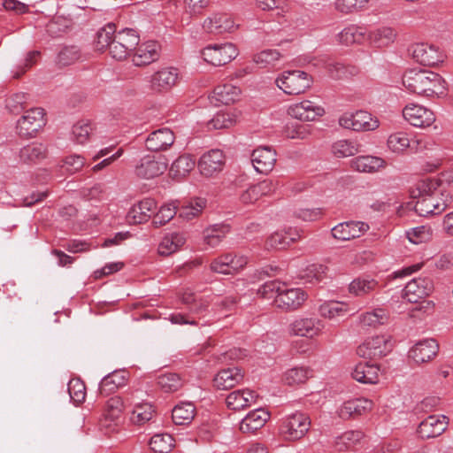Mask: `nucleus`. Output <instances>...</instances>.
<instances>
[{"instance_id":"338daca9","label":"nucleus","mask_w":453,"mask_h":453,"mask_svg":"<svg viewBox=\"0 0 453 453\" xmlns=\"http://www.w3.org/2000/svg\"><path fill=\"white\" fill-rule=\"evenodd\" d=\"M283 283L277 280H271L263 284L257 290V295L264 299H273L276 304V296H279Z\"/></svg>"},{"instance_id":"0e129e2a","label":"nucleus","mask_w":453,"mask_h":453,"mask_svg":"<svg viewBox=\"0 0 453 453\" xmlns=\"http://www.w3.org/2000/svg\"><path fill=\"white\" fill-rule=\"evenodd\" d=\"M177 213V207L173 204L167 203L160 207L159 211L155 214L152 224L155 227H159L168 223Z\"/></svg>"},{"instance_id":"b1692460","label":"nucleus","mask_w":453,"mask_h":453,"mask_svg":"<svg viewBox=\"0 0 453 453\" xmlns=\"http://www.w3.org/2000/svg\"><path fill=\"white\" fill-rule=\"evenodd\" d=\"M251 162L257 173L267 174L276 163V152L271 147L261 146L253 150Z\"/></svg>"},{"instance_id":"473e14b6","label":"nucleus","mask_w":453,"mask_h":453,"mask_svg":"<svg viewBox=\"0 0 453 453\" xmlns=\"http://www.w3.org/2000/svg\"><path fill=\"white\" fill-rule=\"evenodd\" d=\"M157 208V203L152 198H145L133 205L127 213V219L132 224L147 222Z\"/></svg>"},{"instance_id":"09e8293b","label":"nucleus","mask_w":453,"mask_h":453,"mask_svg":"<svg viewBox=\"0 0 453 453\" xmlns=\"http://www.w3.org/2000/svg\"><path fill=\"white\" fill-rule=\"evenodd\" d=\"M154 413V407L150 403H134L130 419L134 424L142 426L150 421Z\"/></svg>"},{"instance_id":"c85d7f7f","label":"nucleus","mask_w":453,"mask_h":453,"mask_svg":"<svg viewBox=\"0 0 453 453\" xmlns=\"http://www.w3.org/2000/svg\"><path fill=\"white\" fill-rule=\"evenodd\" d=\"M433 289V282L428 278H416L409 281L404 288V297L410 303H417L430 294Z\"/></svg>"},{"instance_id":"0eeeda50","label":"nucleus","mask_w":453,"mask_h":453,"mask_svg":"<svg viewBox=\"0 0 453 453\" xmlns=\"http://www.w3.org/2000/svg\"><path fill=\"white\" fill-rule=\"evenodd\" d=\"M45 112L42 108H33L27 111L18 120L16 129L20 137L31 138L46 124Z\"/></svg>"},{"instance_id":"6ab92c4d","label":"nucleus","mask_w":453,"mask_h":453,"mask_svg":"<svg viewBox=\"0 0 453 453\" xmlns=\"http://www.w3.org/2000/svg\"><path fill=\"white\" fill-rule=\"evenodd\" d=\"M179 80V71L174 67H165L154 73L150 80V89L155 92H166L175 86Z\"/></svg>"},{"instance_id":"774afa93","label":"nucleus","mask_w":453,"mask_h":453,"mask_svg":"<svg viewBox=\"0 0 453 453\" xmlns=\"http://www.w3.org/2000/svg\"><path fill=\"white\" fill-rule=\"evenodd\" d=\"M407 237L415 244L426 242L432 238V229L427 226H419L408 231Z\"/></svg>"},{"instance_id":"4c0bfd02","label":"nucleus","mask_w":453,"mask_h":453,"mask_svg":"<svg viewBox=\"0 0 453 453\" xmlns=\"http://www.w3.org/2000/svg\"><path fill=\"white\" fill-rule=\"evenodd\" d=\"M380 368L375 365L360 363L352 372V378L364 384H375L379 380Z\"/></svg>"},{"instance_id":"79ce46f5","label":"nucleus","mask_w":453,"mask_h":453,"mask_svg":"<svg viewBox=\"0 0 453 453\" xmlns=\"http://www.w3.org/2000/svg\"><path fill=\"white\" fill-rule=\"evenodd\" d=\"M312 377V371L307 366H295L287 370L282 375V381L288 386L304 384Z\"/></svg>"},{"instance_id":"423d86ee","label":"nucleus","mask_w":453,"mask_h":453,"mask_svg":"<svg viewBox=\"0 0 453 453\" xmlns=\"http://www.w3.org/2000/svg\"><path fill=\"white\" fill-rule=\"evenodd\" d=\"M201 55L207 63L220 66L234 59L238 55V50L231 42L210 44L201 50Z\"/></svg>"},{"instance_id":"a878e982","label":"nucleus","mask_w":453,"mask_h":453,"mask_svg":"<svg viewBox=\"0 0 453 453\" xmlns=\"http://www.w3.org/2000/svg\"><path fill=\"white\" fill-rule=\"evenodd\" d=\"M203 27L209 33L223 34L233 32L236 25L231 14L215 12L203 21Z\"/></svg>"},{"instance_id":"a18cd8bd","label":"nucleus","mask_w":453,"mask_h":453,"mask_svg":"<svg viewBox=\"0 0 453 453\" xmlns=\"http://www.w3.org/2000/svg\"><path fill=\"white\" fill-rule=\"evenodd\" d=\"M318 311L322 318L334 319L338 317L345 316L349 308L347 303L337 301H328L320 304Z\"/></svg>"},{"instance_id":"a19ab883","label":"nucleus","mask_w":453,"mask_h":453,"mask_svg":"<svg viewBox=\"0 0 453 453\" xmlns=\"http://www.w3.org/2000/svg\"><path fill=\"white\" fill-rule=\"evenodd\" d=\"M337 42L342 45L361 43L366 38L365 28L356 25H349L337 35Z\"/></svg>"},{"instance_id":"ea45409f","label":"nucleus","mask_w":453,"mask_h":453,"mask_svg":"<svg viewBox=\"0 0 453 453\" xmlns=\"http://www.w3.org/2000/svg\"><path fill=\"white\" fill-rule=\"evenodd\" d=\"M300 238L299 234L293 232L291 229L288 231H278L272 234L265 242L266 248L282 250L296 242Z\"/></svg>"},{"instance_id":"69168bd1","label":"nucleus","mask_w":453,"mask_h":453,"mask_svg":"<svg viewBox=\"0 0 453 453\" xmlns=\"http://www.w3.org/2000/svg\"><path fill=\"white\" fill-rule=\"evenodd\" d=\"M68 393L75 403H81L86 396V386L80 378H73L68 382Z\"/></svg>"},{"instance_id":"1a4fd4ad","label":"nucleus","mask_w":453,"mask_h":453,"mask_svg":"<svg viewBox=\"0 0 453 453\" xmlns=\"http://www.w3.org/2000/svg\"><path fill=\"white\" fill-rule=\"evenodd\" d=\"M325 323L314 317H300L288 326V333L294 336L313 339L322 334Z\"/></svg>"},{"instance_id":"37998d69","label":"nucleus","mask_w":453,"mask_h":453,"mask_svg":"<svg viewBox=\"0 0 453 453\" xmlns=\"http://www.w3.org/2000/svg\"><path fill=\"white\" fill-rule=\"evenodd\" d=\"M196 407L190 402H184L177 404L172 411V418L176 425H188L194 419Z\"/></svg>"},{"instance_id":"7ed1b4c3","label":"nucleus","mask_w":453,"mask_h":453,"mask_svg":"<svg viewBox=\"0 0 453 453\" xmlns=\"http://www.w3.org/2000/svg\"><path fill=\"white\" fill-rule=\"evenodd\" d=\"M311 427V419L303 412L296 411L282 418L280 434L287 441L302 439Z\"/></svg>"},{"instance_id":"f257e3e1","label":"nucleus","mask_w":453,"mask_h":453,"mask_svg":"<svg viewBox=\"0 0 453 453\" xmlns=\"http://www.w3.org/2000/svg\"><path fill=\"white\" fill-rule=\"evenodd\" d=\"M140 42L138 33L132 28L116 32L113 23H109L96 34L95 45L97 50H109L110 56L119 61L127 59Z\"/></svg>"},{"instance_id":"6e6552de","label":"nucleus","mask_w":453,"mask_h":453,"mask_svg":"<svg viewBox=\"0 0 453 453\" xmlns=\"http://www.w3.org/2000/svg\"><path fill=\"white\" fill-rule=\"evenodd\" d=\"M339 124L344 128L354 131H372L380 126L379 120L365 111L345 112L340 117Z\"/></svg>"},{"instance_id":"e433bc0d","label":"nucleus","mask_w":453,"mask_h":453,"mask_svg":"<svg viewBox=\"0 0 453 453\" xmlns=\"http://www.w3.org/2000/svg\"><path fill=\"white\" fill-rule=\"evenodd\" d=\"M48 149L46 145L33 142L20 149L19 157L20 161L26 164L37 163L47 157Z\"/></svg>"},{"instance_id":"ddd939ff","label":"nucleus","mask_w":453,"mask_h":453,"mask_svg":"<svg viewBox=\"0 0 453 453\" xmlns=\"http://www.w3.org/2000/svg\"><path fill=\"white\" fill-rule=\"evenodd\" d=\"M166 169L167 163L164 157L146 155L141 158L136 165L135 173L141 178L152 179L164 173Z\"/></svg>"},{"instance_id":"4468645a","label":"nucleus","mask_w":453,"mask_h":453,"mask_svg":"<svg viewBox=\"0 0 453 453\" xmlns=\"http://www.w3.org/2000/svg\"><path fill=\"white\" fill-rule=\"evenodd\" d=\"M403 116L411 126L417 127H430L435 121V115L432 110L414 104L403 108Z\"/></svg>"},{"instance_id":"412c9836","label":"nucleus","mask_w":453,"mask_h":453,"mask_svg":"<svg viewBox=\"0 0 453 453\" xmlns=\"http://www.w3.org/2000/svg\"><path fill=\"white\" fill-rule=\"evenodd\" d=\"M451 203V197H448L441 203L435 196L421 195L415 204V211L422 216L438 215L441 213Z\"/></svg>"},{"instance_id":"a211bd4d","label":"nucleus","mask_w":453,"mask_h":453,"mask_svg":"<svg viewBox=\"0 0 453 453\" xmlns=\"http://www.w3.org/2000/svg\"><path fill=\"white\" fill-rule=\"evenodd\" d=\"M373 403L367 398H355L344 402L338 409V416L343 420L355 419L372 411Z\"/></svg>"},{"instance_id":"e2e57ef3","label":"nucleus","mask_w":453,"mask_h":453,"mask_svg":"<svg viewBox=\"0 0 453 453\" xmlns=\"http://www.w3.org/2000/svg\"><path fill=\"white\" fill-rule=\"evenodd\" d=\"M453 177V172L449 173H444L441 175L440 179H426L421 180L418 184V188L421 195H433L434 196V192L437 190L441 183L449 182V178Z\"/></svg>"},{"instance_id":"f03ea898","label":"nucleus","mask_w":453,"mask_h":453,"mask_svg":"<svg viewBox=\"0 0 453 453\" xmlns=\"http://www.w3.org/2000/svg\"><path fill=\"white\" fill-rule=\"evenodd\" d=\"M403 85L410 93L426 97L440 96L446 91L442 77L426 69L407 70L403 76Z\"/></svg>"},{"instance_id":"39448f33","label":"nucleus","mask_w":453,"mask_h":453,"mask_svg":"<svg viewBox=\"0 0 453 453\" xmlns=\"http://www.w3.org/2000/svg\"><path fill=\"white\" fill-rule=\"evenodd\" d=\"M391 336L386 334L369 337L357 349V354L363 358L379 359L393 349Z\"/></svg>"},{"instance_id":"c03bdc74","label":"nucleus","mask_w":453,"mask_h":453,"mask_svg":"<svg viewBox=\"0 0 453 453\" xmlns=\"http://www.w3.org/2000/svg\"><path fill=\"white\" fill-rule=\"evenodd\" d=\"M229 230V226L226 225L209 226L203 232V242L208 247L215 248L219 245Z\"/></svg>"},{"instance_id":"9b49d317","label":"nucleus","mask_w":453,"mask_h":453,"mask_svg":"<svg viewBox=\"0 0 453 453\" xmlns=\"http://www.w3.org/2000/svg\"><path fill=\"white\" fill-rule=\"evenodd\" d=\"M413 58L423 65L434 66L443 62L442 50L434 44L418 42L411 46Z\"/></svg>"},{"instance_id":"5fc2aeb1","label":"nucleus","mask_w":453,"mask_h":453,"mask_svg":"<svg viewBox=\"0 0 453 453\" xmlns=\"http://www.w3.org/2000/svg\"><path fill=\"white\" fill-rule=\"evenodd\" d=\"M378 282L373 279L357 278L349 284V292L355 296H362L374 291Z\"/></svg>"},{"instance_id":"864d4df0","label":"nucleus","mask_w":453,"mask_h":453,"mask_svg":"<svg viewBox=\"0 0 453 453\" xmlns=\"http://www.w3.org/2000/svg\"><path fill=\"white\" fill-rule=\"evenodd\" d=\"M388 149L394 153H403L407 149L411 150V140L404 132H396L390 134L387 142Z\"/></svg>"},{"instance_id":"393cba45","label":"nucleus","mask_w":453,"mask_h":453,"mask_svg":"<svg viewBox=\"0 0 453 453\" xmlns=\"http://www.w3.org/2000/svg\"><path fill=\"white\" fill-rule=\"evenodd\" d=\"M278 181L272 179L264 180L257 184L250 186L244 190L240 199L243 203H253L262 196H270L275 192Z\"/></svg>"},{"instance_id":"603ef678","label":"nucleus","mask_w":453,"mask_h":453,"mask_svg":"<svg viewBox=\"0 0 453 453\" xmlns=\"http://www.w3.org/2000/svg\"><path fill=\"white\" fill-rule=\"evenodd\" d=\"M205 205L206 201L203 198H196L179 209V217L186 220H191L202 213Z\"/></svg>"},{"instance_id":"aec40b11","label":"nucleus","mask_w":453,"mask_h":453,"mask_svg":"<svg viewBox=\"0 0 453 453\" xmlns=\"http://www.w3.org/2000/svg\"><path fill=\"white\" fill-rule=\"evenodd\" d=\"M449 418L444 415H430L418 426L417 432L422 439L440 436L447 429Z\"/></svg>"},{"instance_id":"680f3d73","label":"nucleus","mask_w":453,"mask_h":453,"mask_svg":"<svg viewBox=\"0 0 453 453\" xmlns=\"http://www.w3.org/2000/svg\"><path fill=\"white\" fill-rule=\"evenodd\" d=\"M236 122L234 115L230 112L219 111L207 123L209 130L229 128Z\"/></svg>"},{"instance_id":"49530a36","label":"nucleus","mask_w":453,"mask_h":453,"mask_svg":"<svg viewBox=\"0 0 453 453\" xmlns=\"http://www.w3.org/2000/svg\"><path fill=\"white\" fill-rule=\"evenodd\" d=\"M196 161L190 155H181L172 164L170 167V173L174 178H182L190 173L194 169Z\"/></svg>"},{"instance_id":"f3484780","label":"nucleus","mask_w":453,"mask_h":453,"mask_svg":"<svg viewBox=\"0 0 453 453\" xmlns=\"http://www.w3.org/2000/svg\"><path fill=\"white\" fill-rule=\"evenodd\" d=\"M288 112L291 117L296 119L302 121H314L319 117L325 114V110L321 105L313 101L303 100L290 105Z\"/></svg>"},{"instance_id":"7c9ffc66","label":"nucleus","mask_w":453,"mask_h":453,"mask_svg":"<svg viewBox=\"0 0 453 453\" xmlns=\"http://www.w3.org/2000/svg\"><path fill=\"white\" fill-rule=\"evenodd\" d=\"M241 95V88L231 83H223L216 86L210 96L215 105L230 104L236 102Z\"/></svg>"},{"instance_id":"13d9d810","label":"nucleus","mask_w":453,"mask_h":453,"mask_svg":"<svg viewBox=\"0 0 453 453\" xmlns=\"http://www.w3.org/2000/svg\"><path fill=\"white\" fill-rule=\"evenodd\" d=\"M369 3V0H335L334 6L336 12L342 14L358 12Z\"/></svg>"},{"instance_id":"2eb2a0df","label":"nucleus","mask_w":453,"mask_h":453,"mask_svg":"<svg viewBox=\"0 0 453 453\" xmlns=\"http://www.w3.org/2000/svg\"><path fill=\"white\" fill-rule=\"evenodd\" d=\"M258 394L250 388L236 389L230 392L226 397V407L234 411H240L257 404Z\"/></svg>"},{"instance_id":"f704fd0d","label":"nucleus","mask_w":453,"mask_h":453,"mask_svg":"<svg viewBox=\"0 0 453 453\" xmlns=\"http://www.w3.org/2000/svg\"><path fill=\"white\" fill-rule=\"evenodd\" d=\"M396 38V32L389 27H381L369 31L366 38L369 42L377 48H383L390 45Z\"/></svg>"},{"instance_id":"3c124183","label":"nucleus","mask_w":453,"mask_h":453,"mask_svg":"<svg viewBox=\"0 0 453 453\" xmlns=\"http://www.w3.org/2000/svg\"><path fill=\"white\" fill-rule=\"evenodd\" d=\"M81 56V51L77 46H65L59 50L56 62L59 66H68L78 62Z\"/></svg>"},{"instance_id":"052dcab7","label":"nucleus","mask_w":453,"mask_h":453,"mask_svg":"<svg viewBox=\"0 0 453 453\" xmlns=\"http://www.w3.org/2000/svg\"><path fill=\"white\" fill-rule=\"evenodd\" d=\"M281 58V54L277 50H264L254 55L253 61L261 68L274 66Z\"/></svg>"},{"instance_id":"cd10ccee","label":"nucleus","mask_w":453,"mask_h":453,"mask_svg":"<svg viewBox=\"0 0 453 453\" xmlns=\"http://www.w3.org/2000/svg\"><path fill=\"white\" fill-rule=\"evenodd\" d=\"M175 141L173 132L167 127H162L151 132L146 139V148L150 151L166 150Z\"/></svg>"},{"instance_id":"9d476101","label":"nucleus","mask_w":453,"mask_h":453,"mask_svg":"<svg viewBox=\"0 0 453 453\" xmlns=\"http://www.w3.org/2000/svg\"><path fill=\"white\" fill-rule=\"evenodd\" d=\"M308 298L307 293L300 288H288L285 283L279 296L276 306L283 311L291 312L300 309Z\"/></svg>"},{"instance_id":"c756f323","label":"nucleus","mask_w":453,"mask_h":453,"mask_svg":"<svg viewBox=\"0 0 453 453\" xmlns=\"http://www.w3.org/2000/svg\"><path fill=\"white\" fill-rule=\"evenodd\" d=\"M244 373L239 367H229L219 371L214 377V386L219 390H226L240 384Z\"/></svg>"},{"instance_id":"dca6fc26","label":"nucleus","mask_w":453,"mask_h":453,"mask_svg":"<svg viewBox=\"0 0 453 453\" xmlns=\"http://www.w3.org/2000/svg\"><path fill=\"white\" fill-rule=\"evenodd\" d=\"M161 46L156 41H148L133 50L132 62L135 66H145L157 61L160 57Z\"/></svg>"},{"instance_id":"f8f14e48","label":"nucleus","mask_w":453,"mask_h":453,"mask_svg":"<svg viewBox=\"0 0 453 453\" xmlns=\"http://www.w3.org/2000/svg\"><path fill=\"white\" fill-rule=\"evenodd\" d=\"M248 263L244 256H237L234 253H226L213 259L210 265L212 272L223 274L235 273L242 269Z\"/></svg>"},{"instance_id":"20e7f679","label":"nucleus","mask_w":453,"mask_h":453,"mask_svg":"<svg viewBox=\"0 0 453 453\" xmlns=\"http://www.w3.org/2000/svg\"><path fill=\"white\" fill-rule=\"evenodd\" d=\"M276 84L288 95H299L311 86L312 79L307 73L301 70L286 71L277 78Z\"/></svg>"},{"instance_id":"de8ad7c7","label":"nucleus","mask_w":453,"mask_h":453,"mask_svg":"<svg viewBox=\"0 0 453 453\" xmlns=\"http://www.w3.org/2000/svg\"><path fill=\"white\" fill-rule=\"evenodd\" d=\"M388 312L383 309H375L372 311L365 312L360 315L359 323L363 327L375 328L384 325L388 321Z\"/></svg>"},{"instance_id":"4d7b16f0","label":"nucleus","mask_w":453,"mask_h":453,"mask_svg":"<svg viewBox=\"0 0 453 453\" xmlns=\"http://www.w3.org/2000/svg\"><path fill=\"white\" fill-rule=\"evenodd\" d=\"M125 408L124 401L120 396L111 397L105 404L103 417L110 418V421H119Z\"/></svg>"},{"instance_id":"2f4dec72","label":"nucleus","mask_w":453,"mask_h":453,"mask_svg":"<svg viewBox=\"0 0 453 453\" xmlns=\"http://www.w3.org/2000/svg\"><path fill=\"white\" fill-rule=\"evenodd\" d=\"M269 418L270 414L265 409H255L242 418L240 423V430L244 434H253L262 428Z\"/></svg>"},{"instance_id":"58836bf2","label":"nucleus","mask_w":453,"mask_h":453,"mask_svg":"<svg viewBox=\"0 0 453 453\" xmlns=\"http://www.w3.org/2000/svg\"><path fill=\"white\" fill-rule=\"evenodd\" d=\"M186 242V237L180 233H173L163 237L158 244L157 252L161 256H170L178 251Z\"/></svg>"},{"instance_id":"c9c22d12","label":"nucleus","mask_w":453,"mask_h":453,"mask_svg":"<svg viewBox=\"0 0 453 453\" xmlns=\"http://www.w3.org/2000/svg\"><path fill=\"white\" fill-rule=\"evenodd\" d=\"M386 161L374 156H359L351 160V168L361 173H375L386 167Z\"/></svg>"},{"instance_id":"bf43d9fd","label":"nucleus","mask_w":453,"mask_h":453,"mask_svg":"<svg viewBox=\"0 0 453 453\" xmlns=\"http://www.w3.org/2000/svg\"><path fill=\"white\" fill-rule=\"evenodd\" d=\"M173 446V438L169 434H157L150 441V449L156 453H168Z\"/></svg>"},{"instance_id":"72a5a7b5","label":"nucleus","mask_w":453,"mask_h":453,"mask_svg":"<svg viewBox=\"0 0 453 453\" xmlns=\"http://www.w3.org/2000/svg\"><path fill=\"white\" fill-rule=\"evenodd\" d=\"M128 380V372L125 370H116L104 376L99 385V392L103 395H109L119 388L126 386Z\"/></svg>"},{"instance_id":"bb28decb","label":"nucleus","mask_w":453,"mask_h":453,"mask_svg":"<svg viewBox=\"0 0 453 453\" xmlns=\"http://www.w3.org/2000/svg\"><path fill=\"white\" fill-rule=\"evenodd\" d=\"M439 351V344L434 339H425L417 342L409 351V357L417 364L432 360Z\"/></svg>"},{"instance_id":"4be33fe9","label":"nucleus","mask_w":453,"mask_h":453,"mask_svg":"<svg viewBox=\"0 0 453 453\" xmlns=\"http://www.w3.org/2000/svg\"><path fill=\"white\" fill-rule=\"evenodd\" d=\"M225 162L226 157L222 150H211L201 157L198 167L203 175L210 177L220 172L225 165Z\"/></svg>"},{"instance_id":"5701e85b","label":"nucleus","mask_w":453,"mask_h":453,"mask_svg":"<svg viewBox=\"0 0 453 453\" xmlns=\"http://www.w3.org/2000/svg\"><path fill=\"white\" fill-rule=\"evenodd\" d=\"M369 230L368 224L362 221L342 222L332 228V236L339 241L358 238Z\"/></svg>"},{"instance_id":"8fccbe9b","label":"nucleus","mask_w":453,"mask_h":453,"mask_svg":"<svg viewBox=\"0 0 453 453\" xmlns=\"http://www.w3.org/2000/svg\"><path fill=\"white\" fill-rule=\"evenodd\" d=\"M157 384L164 392L173 393L182 388L184 380L178 373L168 372L158 376Z\"/></svg>"},{"instance_id":"6e6d98bb","label":"nucleus","mask_w":453,"mask_h":453,"mask_svg":"<svg viewBox=\"0 0 453 453\" xmlns=\"http://www.w3.org/2000/svg\"><path fill=\"white\" fill-rule=\"evenodd\" d=\"M360 145L351 140H340L332 145V152L337 157H346L357 154Z\"/></svg>"}]
</instances>
